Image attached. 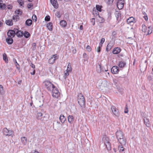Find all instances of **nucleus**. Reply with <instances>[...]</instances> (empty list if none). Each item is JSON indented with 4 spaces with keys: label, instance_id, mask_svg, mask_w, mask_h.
Listing matches in <instances>:
<instances>
[{
    "label": "nucleus",
    "instance_id": "1",
    "mask_svg": "<svg viewBox=\"0 0 153 153\" xmlns=\"http://www.w3.org/2000/svg\"><path fill=\"white\" fill-rule=\"evenodd\" d=\"M78 103L81 107H84L85 105V101L84 97L81 94H78L77 97Z\"/></svg>",
    "mask_w": 153,
    "mask_h": 153
},
{
    "label": "nucleus",
    "instance_id": "2",
    "mask_svg": "<svg viewBox=\"0 0 153 153\" xmlns=\"http://www.w3.org/2000/svg\"><path fill=\"white\" fill-rule=\"evenodd\" d=\"M45 86L47 90L51 92L52 91L53 89H54L55 87L51 82L49 81H45L44 82Z\"/></svg>",
    "mask_w": 153,
    "mask_h": 153
},
{
    "label": "nucleus",
    "instance_id": "3",
    "mask_svg": "<svg viewBox=\"0 0 153 153\" xmlns=\"http://www.w3.org/2000/svg\"><path fill=\"white\" fill-rule=\"evenodd\" d=\"M111 109L113 113L116 117H119L120 116V112L119 110L116 108V107L112 105Z\"/></svg>",
    "mask_w": 153,
    "mask_h": 153
},
{
    "label": "nucleus",
    "instance_id": "4",
    "mask_svg": "<svg viewBox=\"0 0 153 153\" xmlns=\"http://www.w3.org/2000/svg\"><path fill=\"white\" fill-rule=\"evenodd\" d=\"M116 135L117 140L121 138L125 137L123 132L120 130H117L116 132Z\"/></svg>",
    "mask_w": 153,
    "mask_h": 153
},
{
    "label": "nucleus",
    "instance_id": "5",
    "mask_svg": "<svg viewBox=\"0 0 153 153\" xmlns=\"http://www.w3.org/2000/svg\"><path fill=\"white\" fill-rule=\"evenodd\" d=\"M51 92L53 93V96L55 98H58L60 94V93L59 92L58 89L56 87L54 89H53Z\"/></svg>",
    "mask_w": 153,
    "mask_h": 153
},
{
    "label": "nucleus",
    "instance_id": "6",
    "mask_svg": "<svg viewBox=\"0 0 153 153\" xmlns=\"http://www.w3.org/2000/svg\"><path fill=\"white\" fill-rule=\"evenodd\" d=\"M124 0H118L117 6L119 10L122 9L124 6Z\"/></svg>",
    "mask_w": 153,
    "mask_h": 153
},
{
    "label": "nucleus",
    "instance_id": "7",
    "mask_svg": "<svg viewBox=\"0 0 153 153\" xmlns=\"http://www.w3.org/2000/svg\"><path fill=\"white\" fill-rule=\"evenodd\" d=\"M58 59V57L57 54L53 55L49 59L48 62L50 64H53L55 62L56 60Z\"/></svg>",
    "mask_w": 153,
    "mask_h": 153
},
{
    "label": "nucleus",
    "instance_id": "8",
    "mask_svg": "<svg viewBox=\"0 0 153 153\" xmlns=\"http://www.w3.org/2000/svg\"><path fill=\"white\" fill-rule=\"evenodd\" d=\"M13 131L11 130H8L6 128L3 129V133L4 135L6 136H11L13 134Z\"/></svg>",
    "mask_w": 153,
    "mask_h": 153
},
{
    "label": "nucleus",
    "instance_id": "9",
    "mask_svg": "<svg viewBox=\"0 0 153 153\" xmlns=\"http://www.w3.org/2000/svg\"><path fill=\"white\" fill-rule=\"evenodd\" d=\"M97 85L99 87H105L106 86V82L104 81L103 82L101 80H99L97 82Z\"/></svg>",
    "mask_w": 153,
    "mask_h": 153
},
{
    "label": "nucleus",
    "instance_id": "10",
    "mask_svg": "<svg viewBox=\"0 0 153 153\" xmlns=\"http://www.w3.org/2000/svg\"><path fill=\"white\" fill-rule=\"evenodd\" d=\"M16 33L15 31L12 30H10L7 33V35L9 37H13L16 35Z\"/></svg>",
    "mask_w": 153,
    "mask_h": 153
},
{
    "label": "nucleus",
    "instance_id": "11",
    "mask_svg": "<svg viewBox=\"0 0 153 153\" xmlns=\"http://www.w3.org/2000/svg\"><path fill=\"white\" fill-rule=\"evenodd\" d=\"M119 71L118 67L117 66H113L111 69V71L113 74L118 73Z\"/></svg>",
    "mask_w": 153,
    "mask_h": 153
},
{
    "label": "nucleus",
    "instance_id": "12",
    "mask_svg": "<svg viewBox=\"0 0 153 153\" xmlns=\"http://www.w3.org/2000/svg\"><path fill=\"white\" fill-rule=\"evenodd\" d=\"M119 143L122 145H125L126 143V140L125 137L122 138L118 139Z\"/></svg>",
    "mask_w": 153,
    "mask_h": 153
},
{
    "label": "nucleus",
    "instance_id": "13",
    "mask_svg": "<svg viewBox=\"0 0 153 153\" xmlns=\"http://www.w3.org/2000/svg\"><path fill=\"white\" fill-rule=\"evenodd\" d=\"M97 71L99 73L102 72L106 71L107 70H103V68L100 65L98 64L97 66Z\"/></svg>",
    "mask_w": 153,
    "mask_h": 153
},
{
    "label": "nucleus",
    "instance_id": "14",
    "mask_svg": "<svg viewBox=\"0 0 153 153\" xmlns=\"http://www.w3.org/2000/svg\"><path fill=\"white\" fill-rule=\"evenodd\" d=\"M50 1L51 4L55 8L57 9L58 7V4L57 0H50Z\"/></svg>",
    "mask_w": 153,
    "mask_h": 153
},
{
    "label": "nucleus",
    "instance_id": "15",
    "mask_svg": "<svg viewBox=\"0 0 153 153\" xmlns=\"http://www.w3.org/2000/svg\"><path fill=\"white\" fill-rule=\"evenodd\" d=\"M121 50L119 47H117L114 48L112 51V53L114 54H117L119 53Z\"/></svg>",
    "mask_w": 153,
    "mask_h": 153
},
{
    "label": "nucleus",
    "instance_id": "16",
    "mask_svg": "<svg viewBox=\"0 0 153 153\" xmlns=\"http://www.w3.org/2000/svg\"><path fill=\"white\" fill-rule=\"evenodd\" d=\"M143 120L144 123L146 126L147 127H150L151 125L149 119L145 117L144 118Z\"/></svg>",
    "mask_w": 153,
    "mask_h": 153
},
{
    "label": "nucleus",
    "instance_id": "17",
    "mask_svg": "<svg viewBox=\"0 0 153 153\" xmlns=\"http://www.w3.org/2000/svg\"><path fill=\"white\" fill-rule=\"evenodd\" d=\"M115 14L117 20L118 21H119L120 19V18L121 16V14L120 12L119 11H116L115 12Z\"/></svg>",
    "mask_w": 153,
    "mask_h": 153
},
{
    "label": "nucleus",
    "instance_id": "18",
    "mask_svg": "<svg viewBox=\"0 0 153 153\" xmlns=\"http://www.w3.org/2000/svg\"><path fill=\"white\" fill-rule=\"evenodd\" d=\"M16 34L19 37H21L24 35V32L20 30L17 31L16 33Z\"/></svg>",
    "mask_w": 153,
    "mask_h": 153
},
{
    "label": "nucleus",
    "instance_id": "19",
    "mask_svg": "<svg viewBox=\"0 0 153 153\" xmlns=\"http://www.w3.org/2000/svg\"><path fill=\"white\" fill-rule=\"evenodd\" d=\"M68 121L69 123L71 124H72L73 123L74 120V118L72 115H69L68 117Z\"/></svg>",
    "mask_w": 153,
    "mask_h": 153
},
{
    "label": "nucleus",
    "instance_id": "20",
    "mask_svg": "<svg viewBox=\"0 0 153 153\" xmlns=\"http://www.w3.org/2000/svg\"><path fill=\"white\" fill-rule=\"evenodd\" d=\"M32 23V21L30 19H28L25 22V24L26 26H30Z\"/></svg>",
    "mask_w": 153,
    "mask_h": 153
},
{
    "label": "nucleus",
    "instance_id": "21",
    "mask_svg": "<svg viewBox=\"0 0 153 153\" xmlns=\"http://www.w3.org/2000/svg\"><path fill=\"white\" fill-rule=\"evenodd\" d=\"M59 119L61 122L62 123H64L66 120V119L64 115L63 114H61L59 117Z\"/></svg>",
    "mask_w": 153,
    "mask_h": 153
},
{
    "label": "nucleus",
    "instance_id": "22",
    "mask_svg": "<svg viewBox=\"0 0 153 153\" xmlns=\"http://www.w3.org/2000/svg\"><path fill=\"white\" fill-rule=\"evenodd\" d=\"M134 18L133 17H131L127 19V21L128 24H131V23H134Z\"/></svg>",
    "mask_w": 153,
    "mask_h": 153
},
{
    "label": "nucleus",
    "instance_id": "23",
    "mask_svg": "<svg viewBox=\"0 0 153 153\" xmlns=\"http://www.w3.org/2000/svg\"><path fill=\"white\" fill-rule=\"evenodd\" d=\"M126 64V62L123 61L119 62L118 64V66L120 68H123L125 67Z\"/></svg>",
    "mask_w": 153,
    "mask_h": 153
},
{
    "label": "nucleus",
    "instance_id": "24",
    "mask_svg": "<svg viewBox=\"0 0 153 153\" xmlns=\"http://www.w3.org/2000/svg\"><path fill=\"white\" fill-rule=\"evenodd\" d=\"M47 27L50 31H51L53 30V24L52 22L48 23L47 24Z\"/></svg>",
    "mask_w": 153,
    "mask_h": 153
},
{
    "label": "nucleus",
    "instance_id": "25",
    "mask_svg": "<svg viewBox=\"0 0 153 153\" xmlns=\"http://www.w3.org/2000/svg\"><path fill=\"white\" fill-rule=\"evenodd\" d=\"M66 22L64 20H62L60 22V24L62 27H65L67 25Z\"/></svg>",
    "mask_w": 153,
    "mask_h": 153
},
{
    "label": "nucleus",
    "instance_id": "26",
    "mask_svg": "<svg viewBox=\"0 0 153 153\" xmlns=\"http://www.w3.org/2000/svg\"><path fill=\"white\" fill-rule=\"evenodd\" d=\"M11 37L7 38L6 39V42L9 44H11L13 42V39Z\"/></svg>",
    "mask_w": 153,
    "mask_h": 153
},
{
    "label": "nucleus",
    "instance_id": "27",
    "mask_svg": "<svg viewBox=\"0 0 153 153\" xmlns=\"http://www.w3.org/2000/svg\"><path fill=\"white\" fill-rule=\"evenodd\" d=\"M93 14L95 16H98L99 17H100V16L99 15L98 11L96 10L95 8L93 9Z\"/></svg>",
    "mask_w": 153,
    "mask_h": 153
},
{
    "label": "nucleus",
    "instance_id": "28",
    "mask_svg": "<svg viewBox=\"0 0 153 153\" xmlns=\"http://www.w3.org/2000/svg\"><path fill=\"white\" fill-rule=\"evenodd\" d=\"M123 145H119L118 147V150H119V152L121 153L124 151L125 149L123 148Z\"/></svg>",
    "mask_w": 153,
    "mask_h": 153
},
{
    "label": "nucleus",
    "instance_id": "29",
    "mask_svg": "<svg viewBox=\"0 0 153 153\" xmlns=\"http://www.w3.org/2000/svg\"><path fill=\"white\" fill-rule=\"evenodd\" d=\"M22 143L24 145H26L27 142V138L25 137H22L21 138Z\"/></svg>",
    "mask_w": 153,
    "mask_h": 153
},
{
    "label": "nucleus",
    "instance_id": "30",
    "mask_svg": "<svg viewBox=\"0 0 153 153\" xmlns=\"http://www.w3.org/2000/svg\"><path fill=\"white\" fill-rule=\"evenodd\" d=\"M113 46L112 44H111L110 43L108 44L106 48V50L107 51H109L112 48Z\"/></svg>",
    "mask_w": 153,
    "mask_h": 153
},
{
    "label": "nucleus",
    "instance_id": "31",
    "mask_svg": "<svg viewBox=\"0 0 153 153\" xmlns=\"http://www.w3.org/2000/svg\"><path fill=\"white\" fill-rule=\"evenodd\" d=\"M3 60L6 63L8 62V59L7 56V54L5 53H4L3 55Z\"/></svg>",
    "mask_w": 153,
    "mask_h": 153
},
{
    "label": "nucleus",
    "instance_id": "32",
    "mask_svg": "<svg viewBox=\"0 0 153 153\" xmlns=\"http://www.w3.org/2000/svg\"><path fill=\"white\" fill-rule=\"evenodd\" d=\"M5 23L7 25L10 26H12L13 25V23L12 20H6L5 21Z\"/></svg>",
    "mask_w": 153,
    "mask_h": 153
},
{
    "label": "nucleus",
    "instance_id": "33",
    "mask_svg": "<svg viewBox=\"0 0 153 153\" xmlns=\"http://www.w3.org/2000/svg\"><path fill=\"white\" fill-rule=\"evenodd\" d=\"M15 13L16 14H17L18 15H21L22 14V11L20 9H18L16 10Z\"/></svg>",
    "mask_w": 153,
    "mask_h": 153
},
{
    "label": "nucleus",
    "instance_id": "34",
    "mask_svg": "<svg viewBox=\"0 0 153 153\" xmlns=\"http://www.w3.org/2000/svg\"><path fill=\"white\" fill-rule=\"evenodd\" d=\"M24 35L25 37L26 38H28L30 36V33L27 31H25L24 33Z\"/></svg>",
    "mask_w": 153,
    "mask_h": 153
},
{
    "label": "nucleus",
    "instance_id": "35",
    "mask_svg": "<svg viewBox=\"0 0 153 153\" xmlns=\"http://www.w3.org/2000/svg\"><path fill=\"white\" fill-rule=\"evenodd\" d=\"M0 93L1 94H4L5 93L3 89V87L1 85H0Z\"/></svg>",
    "mask_w": 153,
    "mask_h": 153
},
{
    "label": "nucleus",
    "instance_id": "36",
    "mask_svg": "<svg viewBox=\"0 0 153 153\" xmlns=\"http://www.w3.org/2000/svg\"><path fill=\"white\" fill-rule=\"evenodd\" d=\"M72 71V68L71 66V64L69 63L67 66L66 71Z\"/></svg>",
    "mask_w": 153,
    "mask_h": 153
},
{
    "label": "nucleus",
    "instance_id": "37",
    "mask_svg": "<svg viewBox=\"0 0 153 153\" xmlns=\"http://www.w3.org/2000/svg\"><path fill=\"white\" fill-rule=\"evenodd\" d=\"M148 28L149 30L148 31L147 35L150 34L152 32V26H149Z\"/></svg>",
    "mask_w": 153,
    "mask_h": 153
},
{
    "label": "nucleus",
    "instance_id": "38",
    "mask_svg": "<svg viewBox=\"0 0 153 153\" xmlns=\"http://www.w3.org/2000/svg\"><path fill=\"white\" fill-rule=\"evenodd\" d=\"M147 27L144 24H143L142 25V30L143 32L146 33V32Z\"/></svg>",
    "mask_w": 153,
    "mask_h": 153
},
{
    "label": "nucleus",
    "instance_id": "39",
    "mask_svg": "<svg viewBox=\"0 0 153 153\" xmlns=\"http://www.w3.org/2000/svg\"><path fill=\"white\" fill-rule=\"evenodd\" d=\"M19 17L18 15H14L13 16V19L14 20L15 22L17 21L18 19H19Z\"/></svg>",
    "mask_w": 153,
    "mask_h": 153
},
{
    "label": "nucleus",
    "instance_id": "40",
    "mask_svg": "<svg viewBox=\"0 0 153 153\" xmlns=\"http://www.w3.org/2000/svg\"><path fill=\"white\" fill-rule=\"evenodd\" d=\"M6 7V5L5 4H0V9H4Z\"/></svg>",
    "mask_w": 153,
    "mask_h": 153
},
{
    "label": "nucleus",
    "instance_id": "41",
    "mask_svg": "<svg viewBox=\"0 0 153 153\" xmlns=\"http://www.w3.org/2000/svg\"><path fill=\"white\" fill-rule=\"evenodd\" d=\"M105 1L108 5H111L113 2V0H105Z\"/></svg>",
    "mask_w": 153,
    "mask_h": 153
},
{
    "label": "nucleus",
    "instance_id": "42",
    "mask_svg": "<svg viewBox=\"0 0 153 153\" xmlns=\"http://www.w3.org/2000/svg\"><path fill=\"white\" fill-rule=\"evenodd\" d=\"M105 145L106 147L108 150H111V148L109 142H108L107 144H106Z\"/></svg>",
    "mask_w": 153,
    "mask_h": 153
},
{
    "label": "nucleus",
    "instance_id": "43",
    "mask_svg": "<svg viewBox=\"0 0 153 153\" xmlns=\"http://www.w3.org/2000/svg\"><path fill=\"white\" fill-rule=\"evenodd\" d=\"M96 10H97L98 11H99L100 12H101V6L99 5H96Z\"/></svg>",
    "mask_w": 153,
    "mask_h": 153
},
{
    "label": "nucleus",
    "instance_id": "44",
    "mask_svg": "<svg viewBox=\"0 0 153 153\" xmlns=\"http://www.w3.org/2000/svg\"><path fill=\"white\" fill-rule=\"evenodd\" d=\"M42 113L40 112L38 113L37 115V118L38 120H39L40 119V117L42 116Z\"/></svg>",
    "mask_w": 153,
    "mask_h": 153
},
{
    "label": "nucleus",
    "instance_id": "45",
    "mask_svg": "<svg viewBox=\"0 0 153 153\" xmlns=\"http://www.w3.org/2000/svg\"><path fill=\"white\" fill-rule=\"evenodd\" d=\"M32 19L34 21L36 22L37 21V17L36 15L35 14L33 15L32 17Z\"/></svg>",
    "mask_w": 153,
    "mask_h": 153
},
{
    "label": "nucleus",
    "instance_id": "46",
    "mask_svg": "<svg viewBox=\"0 0 153 153\" xmlns=\"http://www.w3.org/2000/svg\"><path fill=\"white\" fill-rule=\"evenodd\" d=\"M17 1L21 6H22L24 4V2L22 0H18Z\"/></svg>",
    "mask_w": 153,
    "mask_h": 153
},
{
    "label": "nucleus",
    "instance_id": "47",
    "mask_svg": "<svg viewBox=\"0 0 153 153\" xmlns=\"http://www.w3.org/2000/svg\"><path fill=\"white\" fill-rule=\"evenodd\" d=\"M128 106L127 104L126 105L125 108L124 110V113H127L128 112Z\"/></svg>",
    "mask_w": 153,
    "mask_h": 153
},
{
    "label": "nucleus",
    "instance_id": "48",
    "mask_svg": "<svg viewBox=\"0 0 153 153\" xmlns=\"http://www.w3.org/2000/svg\"><path fill=\"white\" fill-rule=\"evenodd\" d=\"M50 19V17L49 16H47L45 18V20L46 21H49Z\"/></svg>",
    "mask_w": 153,
    "mask_h": 153
},
{
    "label": "nucleus",
    "instance_id": "49",
    "mask_svg": "<svg viewBox=\"0 0 153 153\" xmlns=\"http://www.w3.org/2000/svg\"><path fill=\"white\" fill-rule=\"evenodd\" d=\"M13 61L14 62H15V63L16 64V68H17V69H19V64L17 63V62H16V59H13Z\"/></svg>",
    "mask_w": 153,
    "mask_h": 153
},
{
    "label": "nucleus",
    "instance_id": "50",
    "mask_svg": "<svg viewBox=\"0 0 153 153\" xmlns=\"http://www.w3.org/2000/svg\"><path fill=\"white\" fill-rule=\"evenodd\" d=\"M56 16L58 18H60L61 17V14L60 11H57L56 14Z\"/></svg>",
    "mask_w": 153,
    "mask_h": 153
},
{
    "label": "nucleus",
    "instance_id": "51",
    "mask_svg": "<svg viewBox=\"0 0 153 153\" xmlns=\"http://www.w3.org/2000/svg\"><path fill=\"white\" fill-rule=\"evenodd\" d=\"M127 39H130L131 40L130 41H128V42L127 43H128L129 44H133V43L132 42V41H133V39H132L131 37H128Z\"/></svg>",
    "mask_w": 153,
    "mask_h": 153
},
{
    "label": "nucleus",
    "instance_id": "52",
    "mask_svg": "<svg viewBox=\"0 0 153 153\" xmlns=\"http://www.w3.org/2000/svg\"><path fill=\"white\" fill-rule=\"evenodd\" d=\"M86 49L88 52H90L91 51V48L90 46L88 45L86 47Z\"/></svg>",
    "mask_w": 153,
    "mask_h": 153
},
{
    "label": "nucleus",
    "instance_id": "53",
    "mask_svg": "<svg viewBox=\"0 0 153 153\" xmlns=\"http://www.w3.org/2000/svg\"><path fill=\"white\" fill-rule=\"evenodd\" d=\"M33 6V4L31 3L28 4L27 5V7L29 9H30Z\"/></svg>",
    "mask_w": 153,
    "mask_h": 153
},
{
    "label": "nucleus",
    "instance_id": "54",
    "mask_svg": "<svg viewBox=\"0 0 153 153\" xmlns=\"http://www.w3.org/2000/svg\"><path fill=\"white\" fill-rule=\"evenodd\" d=\"M91 22H93L92 25H94L95 24V19L94 18H92L91 19Z\"/></svg>",
    "mask_w": 153,
    "mask_h": 153
},
{
    "label": "nucleus",
    "instance_id": "55",
    "mask_svg": "<svg viewBox=\"0 0 153 153\" xmlns=\"http://www.w3.org/2000/svg\"><path fill=\"white\" fill-rule=\"evenodd\" d=\"M99 17L100 18V19H101L100 20H99L100 21V23H103L104 22L105 20L103 18L101 17L100 16V17Z\"/></svg>",
    "mask_w": 153,
    "mask_h": 153
},
{
    "label": "nucleus",
    "instance_id": "56",
    "mask_svg": "<svg viewBox=\"0 0 153 153\" xmlns=\"http://www.w3.org/2000/svg\"><path fill=\"white\" fill-rule=\"evenodd\" d=\"M101 48L100 47H98L97 49V51L98 52L100 53L101 51Z\"/></svg>",
    "mask_w": 153,
    "mask_h": 153
},
{
    "label": "nucleus",
    "instance_id": "57",
    "mask_svg": "<svg viewBox=\"0 0 153 153\" xmlns=\"http://www.w3.org/2000/svg\"><path fill=\"white\" fill-rule=\"evenodd\" d=\"M32 46L33 48V50H34L36 48V45L35 43H33L32 44Z\"/></svg>",
    "mask_w": 153,
    "mask_h": 153
},
{
    "label": "nucleus",
    "instance_id": "58",
    "mask_svg": "<svg viewBox=\"0 0 153 153\" xmlns=\"http://www.w3.org/2000/svg\"><path fill=\"white\" fill-rule=\"evenodd\" d=\"M123 79V80L124 79V77H119L117 79V80H116L118 81L121 80H122Z\"/></svg>",
    "mask_w": 153,
    "mask_h": 153
},
{
    "label": "nucleus",
    "instance_id": "59",
    "mask_svg": "<svg viewBox=\"0 0 153 153\" xmlns=\"http://www.w3.org/2000/svg\"><path fill=\"white\" fill-rule=\"evenodd\" d=\"M105 41V39L104 38H102L100 41V43L102 44Z\"/></svg>",
    "mask_w": 153,
    "mask_h": 153
},
{
    "label": "nucleus",
    "instance_id": "60",
    "mask_svg": "<svg viewBox=\"0 0 153 153\" xmlns=\"http://www.w3.org/2000/svg\"><path fill=\"white\" fill-rule=\"evenodd\" d=\"M12 7H12V5H9L7 6V8L8 9H12Z\"/></svg>",
    "mask_w": 153,
    "mask_h": 153
},
{
    "label": "nucleus",
    "instance_id": "61",
    "mask_svg": "<svg viewBox=\"0 0 153 153\" xmlns=\"http://www.w3.org/2000/svg\"><path fill=\"white\" fill-rule=\"evenodd\" d=\"M36 73V71L35 70H33L32 72H30V74L31 75H34Z\"/></svg>",
    "mask_w": 153,
    "mask_h": 153
},
{
    "label": "nucleus",
    "instance_id": "62",
    "mask_svg": "<svg viewBox=\"0 0 153 153\" xmlns=\"http://www.w3.org/2000/svg\"><path fill=\"white\" fill-rule=\"evenodd\" d=\"M143 18H144V19L145 20L147 21L148 20V16L147 15L146 16H143Z\"/></svg>",
    "mask_w": 153,
    "mask_h": 153
},
{
    "label": "nucleus",
    "instance_id": "63",
    "mask_svg": "<svg viewBox=\"0 0 153 153\" xmlns=\"http://www.w3.org/2000/svg\"><path fill=\"white\" fill-rule=\"evenodd\" d=\"M76 52V49H73L72 51L73 53L74 54Z\"/></svg>",
    "mask_w": 153,
    "mask_h": 153
},
{
    "label": "nucleus",
    "instance_id": "64",
    "mask_svg": "<svg viewBox=\"0 0 153 153\" xmlns=\"http://www.w3.org/2000/svg\"><path fill=\"white\" fill-rule=\"evenodd\" d=\"M30 66L33 68H35V65L33 63L31 64V65H30Z\"/></svg>",
    "mask_w": 153,
    "mask_h": 153
}]
</instances>
